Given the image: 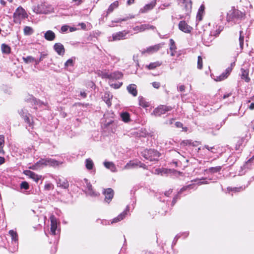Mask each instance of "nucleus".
Returning a JSON list of instances; mask_svg holds the SVG:
<instances>
[{"label":"nucleus","instance_id":"nucleus-29","mask_svg":"<svg viewBox=\"0 0 254 254\" xmlns=\"http://www.w3.org/2000/svg\"><path fill=\"white\" fill-rule=\"evenodd\" d=\"M241 78L243 79L247 82H249L250 80V78L249 77V72L244 68H241Z\"/></svg>","mask_w":254,"mask_h":254},{"label":"nucleus","instance_id":"nucleus-56","mask_svg":"<svg viewBox=\"0 0 254 254\" xmlns=\"http://www.w3.org/2000/svg\"><path fill=\"white\" fill-rule=\"evenodd\" d=\"M178 89L181 92L184 91L185 90V86L183 85H181L178 87Z\"/></svg>","mask_w":254,"mask_h":254},{"label":"nucleus","instance_id":"nucleus-15","mask_svg":"<svg viewBox=\"0 0 254 254\" xmlns=\"http://www.w3.org/2000/svg\"><path fill=\"white\" fill-rule=\"evenodd\" d=\"M54 49L58 55L63 56L64 54V48L63 44L60 43H57L54 46Z\"/></svg>","mask_w":254,"mask_h":254},{"label":"nucleus","instance_id":"nucleus-51","mask_svg":"<svg viewBox=\"0 0 254 254\" xmlns=\"http://www.w3.org/2000/svg\"><path fill=\"white\" fill-rule=\"evenodd\" d=\"M192 185H188L187 186H185V187H184L183 188H182L180 191L178 192V194H180L181 193H182L183 191L187 190L188 189H190V188H192Z\"/></svg>","mask_w":254,"mask_h":254},{"label":"nucleus","instance_id":"nucleus-61","mask_svg":"<svg viewBox=\"0 0 254 254\" xmlns=\"http://www.w3.org/2000/svg\"><path fill=\"white\" fill-rule=\"evenodd\" d=\"M79 25H80L82 29H85L86 28V25L84 23H80L79 24Z\"/></svg>","mask_w":254,"mask_h":254},{"label":"nucleus","instance_id":"nucleus-30","mask_svg":"<svg viewBox=\"0 0 254 254\" xmlns=\"http://www.w3.org/2000/svg\"><path fill=\"white\" fill-rule=\"evenodd\" d=\"M138 162H134L132 161H129L128 162L124 167V169H129L131 168H135L138 166Z\"/></svg>","mask_w":254,"mask_h":254},{"label":"nucleus","instance_id":"nucleus-35","mask_svg":"<svg viewBox=\"0 0 254 254\" xmlns=\"http://www.w3.org/2000/svg\"><path fill=\"white\" fill-rule=\"evenodd\" d=\"M119 6V2L118 1H115L113 3H112L109 7L107 13H110L112 12L115 8H117Z\"/></svg>","mask_w":254,"mask_h":254},{"label":"nucleus","instance_id":"nucleus-45","mask_svg":"<svg viewBox=\"0 0 254 254\" xmlns=\"http://www.w3.org/2000/svg\"><path fill=\"white\" fill-rule=\"evenodd\" d=\"M181 145L182 146H186L187 145H192L193 146H195V144H194L193 142H192L190 140H183L181 143Z\"/></svg>","mask_w":254,"mask_h":254},{"label":"nucleus","instance_id":"nucleus-18","mask_svg":"<svg viewBox=\"0 0 254 254\" xmlns=\"http://www.w3.org/2000/svg\"><path fill=\"white\" fill-rule=\"evenodd\" d=\"M223 29V26L216 24L215 27H214V29L211 31L210 35L214 37L217 36L222 31Z\"/></svg>","mask_w":254,"mask_h":254},{"label":"nucleus","instance_id":"nucleus-50","mask_svg":"<svg viewBox=\"0 0 254 254\" xmlns=\"http://www.w3.org/2000/svg\"><path fill=\"white\" fill-rule=\"evenodd\" d=\"M54 188V186L52 184L48 183L45 184L44 186V189L46 190H50L51 189H53Z\"/></svg>","mask_w":254,"mask_h":254},{"label":"nucleus","instance_id":"nucleus-39","mask_svg":"<svg viewBox=\"0 0 254 254\" xmlns=\"http://www.w3.org/2000/svg\"><path fill=\"white\" fill-rule=\"evenodd\" d=\"M23 31H24V34L25 35H30L34 32L33 29L31 27H29V26H25L24 28Z\"/></svg>","mask_w":254,"mask_h":254},{"label":"nucleus","instance_id":"nucleus-49","mask_svg":"<svg viewBox=\"0 0 254 254\" xmlns=\"http://www.w3.org/2000/svg\"><path fill=\"white\" fill-rule=\"evenodd\" d=\"M20 187L21 189L27 190L29 189V184L27 182H23L21 183V184L20 185Z\"/></svg>","mask_w":254,"mask_h":254},{"label":"nucleus","instance_id":"nucleus-26","mask_svg":"<svg viewBox=\"0 0 254 254\" xmlns=\"http://www.w3.org/2000/svg\"><path fill=\"white\" fill-rule=\"evenodd\" d=\"M127 90L128 92L131 94L133 96H136L137 91L136 90V86L135 84H130L127 87Z\"/></svg>","mask_w":254,"mask_h":254},{"label":"nucleus","instance_id":"nucleus-21","mask_svg":"<svg viewBox=\"0 0 254 254\" xmlns=\"http://www.w3.org/2000/svg\"><path fill=\"white\" fill-rule=\"evenodd\" d=\"M104 165L106 168L110 169L112 172H116L117 171L115 164L112 162L105 161L104 162Z\"/></svg>","mask_w":254,"mask_h":254},{"label":"nucleus","instance_id":"nucleus-3","mask_svg":"<svg viewBox=\"0 0 254 254\" xmlns=\"http://www.w3.org/2000/svg\"><path fill=\"white\" fill-rule=\"evenodd\" d=\"M142 155L151 161L156 160L160 156L159 153L154 149H146L142 152Z\"/></svg>","mask_w":254,"mask_h":254},{"label":"nucleus","instance_id":"nucleus-40","mask_svg":"<svg viewBox=\"0 0 254 254\" xmlns=\"http://www.w3.org/2000/svg\"><path fill=\"white\" fill-rule=\"evenodd\" d=\"M22 59L25 63L28 64L33 63L35 61V59L32 56H27L26 57H23Z\"/></svg>","mask_w":254,"mask_h":254},{"label":"nucleus","instance_id":"nucleus-46","mask_svg":"<svg viewBox=\"0 0 254 254\" xmlns=\"http://www.w3.org/2000/svg\"><path fill=\"white\" fill-rule=\"evenodd\" d=\"M134 18V16L131 15L130 16H127V17H126L123 18H119L117 20L114 21V22H116V23H120V22H121L122 21H126L127 20L129 19H131V18Z\"/></svg>","mask_w":254,"mask_h":254},{"label":"nucleus","instance_id":"nucleus-12","mask_svg":"<svg viewBox=\"0 0 254 254\" xmlns=\"http://www.w3.org/2000/svg\"><path fill=\"white\" fill-rule=\"evenodd\" d=\"M180 30L186 33L191 32L192 28L189 26L185 21H181L179 23Z\"/></svg>","mask_w":254,"mask_h":254},{"label":"nucleus","instance_id":"nucleus-11","mask_svg":"<svg viewBox=\"0 0 254 254\" xmlns=\"http://www.w3.org/2000/svg\"><path fill=\"white\" fill-rule=\"evenodd\" d=\"M163 45V44H158L148 47L145 50L142 51L141 53L144 54L146 53L148 54H152L158 51Z\"/></svg>","mask_w":254,"mask_h":254},{"label":"nucleus","instance_id":"nucleus-25","mask_svg":"<svg viewBox=\"0 0 254 254\" xmlns=\"http://www.w3.org/2000/svg\"><path fill=\"white\" fill-rule=\"evenodd\" d=\"M128 210V208H127L126 210L121 213L117 217L115 218L112 221V223H116L123 220L126 216L127 213V211Z\"/></svg>","mask_w":254,"mask_h":254},{"label":"nucleus","instance_id":"nucleus-63","mask_svg":"<svg viewBox=\"0 0 254 254\" xmlns=\"http://www.w3.org/2000/svg\"><path fill=\"white\" fill-rule=\"evenodd\" d=\"M5 159L3 157H0V165H1L4 163Z\"/></svg>","mask_w":254,"mask_h":254},{"label":"nucleus","instance_id":"nucleus-55","mask_svg":"<svg viewBox=\"0 0 254 254\" xmlns=\"http://www.w3.org/2000/svg\"><path fill=\"white\" fill-rule=\"evenodd\" d=\"M138 166H139V167L142 168L144 169H147V166L144 164L140 162H138Z\"/></svg>","mask_w":254,"mask_h":254},{"label":"nucleus","instance_id":"nucleus-19","mask_svg":"<svg viewBox=\"0 0 254 254\" xmlns=\"http://www.w3.org/2000/svg\"><path fill=\"white\" fill-rule=\"evenodd\" d=\"M110 79L109 81H113L114 80L122 78L123 76V74L121 72L117 71L110 73Z\"/></svg>","mask_w":254,"mask_h":254},{"label":"nucleus","instance_id":"nucleus-2","mask_svg":"<svg viewBox=\"0 0 254 254\" xmlns=\"http://www.w3.org/2000/svg\"><path fill=\"white\" fill-rule=\"evenodd\" d=\"M28 15L25 10L21 6L18 7L13 14V21L16 23L20 24L21 20L25 19Z\"/></svg>","mask_w":254,"mask_h":254},{"label":"nucleus","instance_id":"nucleus-9","mask_svg":"<svg viewBox=\"0 0 254 254\" xmlns=\"http://www.w3.org/2000/svg\"><path fill=\"white\" fill-rule=\"evenodd\" d=\"M155 29V27L149 24H144L140 25L135 26L133 28V30L136 32H141L146 30Z\"/></svg>","mask_w":254,"mask_h":254},{"label":"nucleus","instance_id":"nucleus-53","mask_svg":"<svg viewBox=\"0 0 254 254\" xmlns=\"http://www.w3.org/2000/svg\"><path fill=\"white\" fill-rule=\"evenodd\" d=\"M101 75L103 78H108L109 80L110 79V74L107 72H102Z\"/></svg>","mask_w":254,"mask_h":254},{"label":"nucleus","instance_id":"nucleus-64","mask_svg":"<svg viewBox=\"0 0 254 254\" xmlns=\"http://www.w3.org/2000/svg\"><path fill=\"white\" fill-rule=\"evenodd\" d=\"M249 109L252 110L254 109V103H252L250 104L249 106Z\"/></svg>","mask_w":254,"mask_h":254},{"label":"nucleus","instance_id":"nucleus-33","mask_svg":"<svg viewBox=\"0 0 254 254\" xmlns=\"http://www.w3.org/2000/svg\"><path fill=\"white\" fill-rule=\"evenodd\" d=\"M121 117L123 121L125 123L128 122L130 121V116L127 112H123L121 114Z\"/></svg>","mask_w":254,"mask_h":254},{"label":"nucleus","instance_id":"nucleus-7","mask_svg":"<svg viewBox=\"0 0 254 254\" xmlns=\"http://www.w3.org/2000/svg\"><path fill=\"white\" fill-rule=\"evenodd\" d=\"M235 62L231 63V66L227 68L225 72H223L221 75L216 76L214 79L216 81H221L227 78L232 71V68L235 66Z\"/></svg>","mask_w":254,"mask_h":254},{"label":"nucleus","instance_id":"nucleus-41","mask_svg":"<svg viewBox=\"0 0 254 254\" xmlns=\"http://www.w3.org/2000/svg\"><path fill=\"white\" fill-rule=\"evenodd\" d=\"M103 99L108 106L111 105V102L110 99V94L109 93H105L103 97Z\"/></svg>","mask_w":254,"mask_h":254},{"label":"nucleus","instance_id":"nucleus-44","mask_svg":"<svg viewBox=\"0 0 254 254\" xmlns=\"http://www.w3.org/2000/svg\"><path fill=\"white\" fill-rule=\"evenodd\" d=\"M41 168V165L40 164L39 161H38L36 163H35L32 166L29 167V169L34 170H37L38 169H40Z\"/></svg>","mask_w":254,"mask_h":254},{"label":"nucleus","instance_id":"nucleus-28","mask_svg":"<svg viewBox=\"0 0 254 254\" xmlns=\"http://www.w3.org/2000/svg\"><path fill=\"white\" fill-rule=\"evenodd\" d=\"M177 48L175 45V41L172 39H170V50L171 51V56H174L176 53Z\"/></svg>","mask_w":254,"mask_h":254},{"label":"nucleus","instance_id":"nucleus-47","mask_svg":"<svg viewBox=\"0 0 254 254\" xmlns=\"http://www.w3.org/2000/svg\"><path fill=\"white\" fill-rule=\"evenodd\" d=\"M197 68L200 69L202 68V59L201 56H198L197 58Z\"/></svg>","mask_w":254,"mask_h":254},{"label":"nucleus","instance_id":"nucleus-14","mask_svg":"<svg viewBox=\"0 0 254 254\" xmlns=\"http://www.w3.org/2000/svg\"><path fill=\"white\" fill-rule=\"evenodd\" d=\"M104 194L105 195V200L106 202H109L111 200L113 196H114V191L111 188H108L107 189L105 190L104 191Z\"/></svg>","mask_w":254,"mask_h":254},{"label":"nucleus","instance_id":"nucleus-17","mask_svg":"<svg viewBox=\"0 0 254 254\" xmlns=\"http://www.w3.org/2000/svg\"><path fill=\"white\" fill-rule=\"evenodd\" d=\"M127 34L128 32H126V31L119 32L113 35V39L114 40L124 39Z\"/></svg>","mask_w":254,"mask_h":254},{"label":"nucleus","instance_id":"nucleus-23","mask_svg":"<svg viewBox=\"0 0 254 254\" xmlns=\"http://www.w3.org/2000/svg\"><path fill=\"white\" fill-rule=\"evenodd\" d=\"M139 105L142 107L145 108L150 106V103L147 102L143 97L139 96L138 97Z\"/></svg>","mask_w":254,"mask_h":254},{"label":"nucleus","instance_id":"nucleus-57","mask_svg":"<svg viewBox=\"0 0 254 254\" xmlns=\"http://www.w3.org/2000/svg\"><path fill=\"white\" fill-rule=\"evenodd\" d=\"M68 27L67 26L64 25L63 26L61 27V30L62 32H66L68 30Z\"/></svg>","mask_w":254,"mask_h":254},{"label":"nucleus","instance_id":"nucleus-52","mask_svg":"<svg viewBox=\"0 0 254 254\" xmlns=\"http://www.w3.org/2000/svg\"><path fill=\"white\" fill-rule=\"evenodd\" d=\"M228 190L229 191L231 190V191H239L241 190H243V188H242V187L234 188H228Z\"/></svg>","mask_w":254,"mask_h":254},{"label":"nucleus","instance_id":"nucleus-31","mask_svg":"<svg viewBox=\"0 0 254 254\" xmlns=\"http://www.w3.org/2000/svg\"><path fill=\"white\" fill-rule=\"evenodd\" d=\"M9 234L11 237L12 241L17 242L18 240V235L16 231L11 230L9 231Z\"/></svg>","mask_w":254,"mask_h":254},{"label":"nucleus","instance_id":"nucleus-6","mask_svg":"<svg viewBox=\"0 0 254 254\" xmlns=\"http://www.w3.org/2000/svg\"><path fill=\"white\" fill-rule=\"evenodd\" d=\"M41 168L44 166H52L56 167L59 165V162L55 159L52 158H43L41 159L39 161Z\"/></svg>","mask_w":254,"mask_h":254},{"label":"nucleus","instance_id":"nucleus-8","mask_svg":"<svg viewBox=\"0 0 254 254\" xmlns=\"http://www.w3.org/2000/svg\"><path fill=\"white\" fill-rule=\"evenodd\" d=\"M19 114L20 116L24 119L25 122L28 124L30 127H33V122L31 121L29 117L30 114L27 112V111L24 109H22L18 111Z\"/></svg>","mask_w":254,"mask_h":254},{"label":"nucleus","instance_id":"nucleus-48","mask_svg":"<svg viewBox=\"0 0 254 254\" xmlns=\"http://www.w3.org/2000/svg\"><path fill=\"white\" fill-rule=\"evenodd\" d=\"M73 65V60L71 59H68L64 64L65 67Z\"/></svg>","mask_w":254,"mask_h":254},{"label":"nucleus","instance_id":"nucleus-5","mask_svg":"<svg viewBox=\"0 0 254 254\" xmlns=\"http://www.w3.org/2000/svg\"><path fill=\"white\" fill-rule=\"evenodd\" d=\"M173 108L171 106L165 105H161L158 108H155L151 115L155 117L160 116L167 112L171 111Z\"/></svg>","mask_w":254,"mask_h":254},{"label":"nucleus","instance_id":"nucleus-43","mask_svg":"<svg viewBox=\"0 0 254 254\" xmlns=\"http://www.w3.org/2000/svg\"><path fill=\"white\" fill-rule=\"evenodd\" d=\"M243 31H240L239 44L241 50L243 48L244 36L242 35Z\"/></svg>","mask_w":254,"mask_h":254},{"label":"nucleus","instance_id":"nucleus-34","mask_svg":"<svg viewBox=\"0 0 254 254\" xmlns=\"http://www.w3.org/2000/svg\"><path fill=\"white\" fill-rule=\"evenodd\" d=\"M85 166L87 169L90 170L93 169L94 163L90 158L86 159L85 160Z\"/></svg>","mask_w":254,"mask_h":254},{"label":"nucleus","instance_id":"nucleus-62","mask_svg":"<svg viewBox=\"0 0 254 254\" xmlns=\"http://www.w3.org/2000/svg\"><path fill=\"white\" fill-rule=\"evenodd\" d=\"M204 147L208 149L209 151H211V152H213L212 149L214 148V147H209L208 145H205Z\"/></svg>","mask_w":254,"mask_h":254},{"label":"nucleus","instance_id":"nucleus-37","mask_svg":"<svg viewBox=\"0 0 254 254\" xmlns=\"http://www.w3.org/2000/svg\"><path fill=\"white\" fill-rule=\"evenodd\" d=\"M2 52L4 54H8L10 53V48L5 44H2L1 46Z\"/></svg>","mask_w":254,"mask_h":254},{"label":"nucleus","instance_id":"nucleus-10","mask_svg":"<svg viewBox=\"0 0 254 254\" xmlns=\"http://www.w3.org/2000/svg\"><path fill=\"white\" fill-rule=\"evenodd\" d=\"M24 174L36 183H37L42 178L41 175L36 174L34 172L30 170L24 171Z\"/></svg>","mask_w":254,"mask_h":254},{"label":"nucleus","instance_id":"nucleus-60","mask_svg":"<svg viewBox=\"0 0 254 254\" xmlns=\"http://www.w3.org/2000/svg\"><path fill=\"white\" fill-rule=\"evenodd\" d=\"M42 60H43L42 56H41V57L40 58L39 60H36L35 59L34 62L35 63V64L37 65Z\"/></svg>","mask_w":254,"mask_h":254},{"label":"nucleus","instance_id":"nucleus-59","mask_svg":"<svg viewBox=\"0 0 254 254\" xmlns=\"http://www.w3.org/2000/svg\"><path fill=\"white\" fill-rule=\"evenodd\" d=\"M175 125L176 126V127H183V124L181 123V122H177L176 123H175Z\"/></svg>","mask_w":254,"mask_h":254},{"label":"nucleus","instance_id":"nucleus-38","mask_svg":"<svg viewBox=\"0 0 254 254\" xmlns=\"http://www.w3.org/2000/svg\"><path fill=\"white\" fill-rule=\"evenodd\" d=\"M4 145V137L2 135H0V153L3 154L4 152L3 150V146Z\"/></svg>","mask_w":254,"mask_h":254},{"label":"nucleus","instance_id":"nucleus-22","mask_svg":"<svg viewBox=\"0 0 254 254\" xmlns=\"http://www.w3.org/2000/svg\"><path fill=\"white\" fill-rule=\"evenodd\" d=\"M56 37L55 33L51 31H47L44 34V38L48 41H53Z\"/></svg>","mask_w":254,"mask_h":254},{"label":"nucleus","instance_id":"nucleus-42","mask_svg":"<svg viewBox=\"0 0 254 254\" xmlns=\"http://www.w3.org/2000/svg\"><path fill=\"white\" fill-rule=\"evenodd\" d=\"M110 85L115 89L119 88L122 85V82H118L116 83H113V81H109Z\"/></svg>","mask_w":254,"mask_h":254},{"label":"nucleus","instance_id":"nucleus-58","mask_svg":"<svg viewBox=\"0 0 254 254\" xmlns=\"http://www.w3.org/2000/svg\"><path fill=\"white\" fill-rule=\"evenodd\" d=\"M207 182L206 181H201V180L197 181V184L200 185L202 184H207Z\"/></svg>","mask_w":254,"mask_h":254},{"label":"nucleus","instance_id":"nucleus-27","mask_svg":"<svg viewBox=\"0 0 254 254\" xmlns=\"http://www.w3.org/2000/svg\"><path fill=\"white\" fill-rule=\"evenodd\" d=\"M205 6L203 4H201L198 9L196 15V19L198 21H201L202 19V16L204 12Z\"/></svg>","mask_w":254,"mask_h":254},{"label":"nucleus","instance_id":"nucleus-20","mask_svg":"<svg viewBox=\"0 0 254 254\" xmlns=\"http://www.w3.org/2000/svg\"><path fill=\"white\" fill-rule=\"evenodd\" d=\"M84 181L86 184V187L88 189V191L87 193L92 196H97L98 195V193L95 191H94L92 188V185L90 183L88 182V180L86 179H84Z\"/></svg>","mask_w":254,"mask_h":254},{"label":"nucleus","instance_id":"nucleus-16","mask_svg":"<svg viewBox=\"0 0 254 254\" xmlns=\"http://www.w3.org/2000/svg\"><path fill=\"white\" fill-rule=\"evenodd\" d=\"M57 186L63 189H67L69 186L68 181L64 178H59L56 180Z\"/></svg>","mask_w":254,"mask_h":254},{"label":"nucleus","instance_id":"nucleus-1","mask_svg":"<svg viewBox=\"0 0 254 254\" xmlns=\"http://www.w3.org/2000/svg\"><path fill=\"white\" fill-rule=\"evenodd\" d=\"M245 16V13L244 12L233 6L227 14L226 21L228 22H233L236 23V21L242 19Z\"/></svg>","mask_w":254,"mask_h":254},{"label":"nucleus","instance_id":"nucleus-4","mask_svg":"<svg viewBox=\"0 0 254 254\" xmlns=\"http://www.w3.org/2000/svg\"><path fill=\"white\" fill-rule=\"evenodd\" d=\"M179 4L182 7V11L186 15H189L191 11V2L190 0H178Z\"/></svg>","mask_w":254,"mask_h":254},{"label":"nucleus","instance_id":"nucleus-13","mask_svg":"<svg viewBox=\"0 0 254 254\" xmlns=\"http://www.w3.org/2000/svg\"><path fill=\"white\" fill-rule=\"evenodd\" d=\"M51 221V232L53 235L56 234L57 229V220L54 215H52L50 216Z\"/></svg>","mask_w":254,"mask_h":254},{"label":"nucleus","instance_id":"nucleus-36","mask_svg":"<svg viewBox=\"0 0 254 254\" xmlns=\"http://www.w3.org/2000/svg\"><path fill=\"white\" fill-rule=\"evenodd\" d=\"M162 64V63L159 61L151 63L149 65H146V67L149 69H153L156 67L160 66Z\"/></svg>","mask_w":254,"mask_h":254},{"label":"nucleus","instance_id":"nucleus-54","mask_svg":"<svg viewBox=\"0 0 254 254\" xmlns=\"http://www.w3.org/2000/svg\"><path fill=\"white\" fill-rule=\"evenodd\" d=\"M152 84L153 87L156 89L159 88L160 86V83L158 82H153Z\"/></svg>","mask_w":254,"mask_h":254},{"label":"nucleus","instance_id":"nucleus-24","mask_svg":"<svg viewBox=\"0 0 254 254\" xmlns=\"http://www.w3.org/2000/svg\"><path fill=\"white\" fill-rule=\"evenodd\" d=\"M156 2L152 1L149 4H146L143 8L140 9V11L142 13H145L147 11L151 10L155 6Z\"/></svg>","mask_w":254,"mask_h":254},{"label":"nucleus","instance_id":"nucleus-32","mask_svg":"<svg viewBox=\"0 0 254 254\" xmlns=\"http://www.w3.org/2000/svg\"><path fill=\"white\" fill-rule=\"evenodd\" d=\"M221 166H216L214 167H211L205 170V172L210 173H215L220 171L221 170Z\"/></svg>","mask_w":254,"mask_h":254}]
</instances>
